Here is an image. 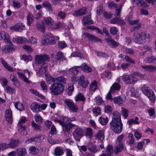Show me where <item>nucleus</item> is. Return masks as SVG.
I'll return each instance as SVG.
<instances>
[{"instance_id":"46","label":"nucleus","mask_w":156,"mask_h":156,"mask_svg":"<svg viewBox=\"0 0 156 156\" xmlns=\"http://www.w3.org/2000/svg\"><path fill=\"white\" fill-rule=\"evenodd\" d=\"M42 5L43 7L47 8L49 11H51L52 10V8L49 2L45 1L42 3Z\"/></svg>"},{"instance_id":"20","label":"nucleus","mask_w":156,"mask_h":156,"mask_svg":"<svg viewBox=\"0 0 156 156\" xmlns=\"http://www.w3.org/2000/svg\"><path fill=\"white\" fill-rule=\"evenodd\" d=\"M1 39L4 40L5 42H9V37L8 34L4 31H1L0 32V39Z\"/></svg>"},{"instance_id":"24","label":"nucleus","mask_w":156,"mask_h":156,"mask_svg":"<svg viewBox=\"0 0 156 156\" xmlns=\"http://www.w3.org/2000/svg\"><path fill=\"white\" fill-rule=\"evenodd\" d=\"M146 95L152 102H154L155 97L154 94L152 90H150Z\"/></svg>"},{"instance_id":"40","label":"nucleus","mask_w":156,"mask_h":156,"mask_svg":"<svg viewBox=\"0 0 156 156\" xmlns=\"http://www.w3.org/2000/svg\"><path fill=\"white\" fill-rule=\"evenodd\" d=\"M15 107L18 110L22 111L24 110V107L23 104L20 102H18L15 104Z\"/></svg>"},{"instance_id":"35","label":"nucleus","mask_w":156,"mask_h":156,"mask_svg":"<svg viewBox=\"0 0 156 156\" xmlns=\"http://www.w3.org/2000/svg\"><path fill=\"white\" fill-rule=\"evenodd\" d=\"M63 151L59 147H56L55 150V154L56 156H60L63 153Z\"/></svg>"},{"instance_id":"36","label":"nucleus","mask_w":156,"mask_h":156,"mask_svg":"<svg viewBox=\"0 0 156 156\" xmlns=\"http://www.w3.org/2000/svg\"><path fill=\"white\" fill-rule=\"evenodd\" d=\"M29 151L31 154H35L38 153L39 152V150L34 146H32L29 148Z\"/></svg>"},{"instance_id":"12","label":"nucleus","mask_w":156,"mask_h":156,"mask_svg":"<svg viewBox=\"0 0 156 156\" xmlns=\"http://www.w3.org/2000/svg\"><path fill=\"white\" fill-rule=\"evenodd\" d=\"M91 17V15L90 14H88L87 16L84 17L82 20L83 24L87 25L93 24V21L90 19Z\"/></svg>"},{"instance_id":"33","label":"nucleus","mask_w":156,"mask_h":156,"mask_svg":"<svg viewBox=\"0 0 156 156\" xmlns=\"http://www.w3.org/2000/svg\"><path fill=\"white\" fill-rule=\"evenodd\" d=\"M80 69H81V66H75L70 69L69 72L70 73L76 74Z\"/></svg>"},{"instance_id":"1","label":"nucleus","mask_w":156,"mask_h":156,"mask_svg":"<svg viewBox=\"0 0 156 156\" xmlns=\"http://www.w3.org/2000/svg\"><path fill=\"white\" fill-rule=\"evenodd\" d=\"M53 83L49 87L51 93L54 95L61 94L64 90V86L60 83L66 84V79L64 77L61 76L54 78L50 76L49 78Z\"/></svg>"},{"instance_id":"43","label":"nucleus","mask_w":156,"mask_h":156,"mask_svg":"<svg viewBox=\"0 0 156 156\" xmlns=\"http://www.w3.org/2000/svg\"><path fill=\"white\" fill-rule=\"evenodd\" d=\"M75 98V100L77 101H84L85 100V98L84 96L81 94H78L76 96Z\"/></svg>"},{"instance_id":"56","label":"nucleus","mask_w":156,"mask_h":156,"mask_svg":"<svg viewBox=\"0 0 156 156\" xmlns=\"http://www.w3.org/2000/svg\"><path fill=\"white\" fill-rule=\"evenodd\" d=\"M74 89V87L73 85L70 84L69 85L67 89V93L69 95H70L72 93Z\"/></svg>"},{"instance_id":"2","label":"nucleus","mask_w":156,"mask_h":156,"mask_svg":"<svg viewBox=\"0 0 156 156\" xmlns=\"http://www.w3.org/2000/svg\"><path fill=\"white\" fill-rule=\"evenodd\" d=\"M148 38L149 35L145 32H136L133 34V39L134 42L138 44H143L145 42V38Z\"/></svg>"},{"instance_id":"58","label":"nucleus","mask_w":156,"mask_h":156,"mask_svg":"<svg viewBox=\"0 0 156 156\" xmlns=\"http://www.w3.org/2000/svg\"><path fill=\"white\" fill-rule=\"evenodd\" d=\"M5 49H8V51H11L15 50L16 48V46L14 45H11L8 46H6L5 47Z\"/></svg>"},{"instance_id":"50","label":"nucleus","mask_w":156,"mask_h":156,"mask_svg":"<svg viewBox=\"0 0 156 156\" xmlns=\"http://www.w3.org/2000/svg\"><path fill=\"white\" fill-rule=\"evenodd\" d=\"M107 118L105 119L102 117L99 118L98 119L99 122L102 125H105L106 124L107 122Z\"/></svg>"},{"instance_id":"14","label":"nucleus","mask_w":156,"mask_h":156,"mask_svg":"<svg viewBox=\"0 0 156 156\" xmlns=\"http://www.w3.org/2000/svg\"><path fill=\"white\" fill-rule=\"evenodd\" d=\"M5 118L6 120L8 122L11 123L12 122V112L10 109H8L5 111Z\"/></svg>"},{"instance_id":"41","label":"nucleus","mask_w":156,"mask_h":156,"mask_svg":"<svg viewBox=\"0 0 156 156\" xmlns=\"http://www.w3.org/2000/svg\"><path fill=\"white\" fill-rule=\"evenodd\" d=\"M121 108L122 109L121 111V114L125 118H126L128 116L129 111L123 107H122Z\"/></svg>"},{"instance_id":"7","label":"nucleus","mask_w":156,"mask_h":156,"mask_svg":"<svg viewBox=\"0 0 156 156\" xmlns=\"http://www.w3.org/2000/svg\"><path fill=\"white\" fill-rule=\"evenodd\" d=\"M121 88L120 85L118 83L115 82L111 87L110 90L108 93V99L112 100L113 98L111 94L114 93L115 90H118Z\"/></svg>"},{"instance_id":"64","label":"nucleus","mask_w":156,"mask_h":156,"mask_svg":"<svg viewBox=\"0 0 156 156\" xmlns=\"http://www.w3.org/2000/svg\"><path fill=\"white\" fill-rule=\"evenodd\" d=\"M143 48L146 50L145 52L146 53L147 51L151 52L152 51L151 47L147 45H145L143 46Z\"/></svg>"},{"instance_id":"63","label":"nucleus","mask_w":156,"mask_h":156,"mask_svg":"<svg viewBox=\"0 0 156 156\" xmlns=\"http://www.w3.org/2000/svg\"><path fill=\"white\" fill-rule=\"evenodd\" d=\"M56 130L55 127L53 125H52L51 126L50 133L52 136L53 134H56Z\"/></svg>"},{"instance_id":"29","label":"nucleus","mask_w":156,"mask_h":156,"mask_svg":"<svg viewBox=\"0 0 156 156\" xmlns=\"http://www.w3.org/2000/svg\"><path fill=\"white\" fill-rule=\"evenodd\" d=\"M36 27L37 30L42 33H44L45 30L44 24L43 23L42 24L37 23L36 25Z\"/></svg>"},{"instance_id":"62","label":"nucleus","mask_w":156,"mask_h":156,"mask_svg":"<svg viewBox=\"0 0 156 156\" xmlns=\"http://www.w3.org/2000/svg\"><path fill=\"white\" fill-rule=\"evenodd\" d=\"M8 145L5 143L0 144V151L8 148Z\"/></svg>"},{"instance_id":"60","label":"nucleus","mask_w":156,"mask_h":156,"mask_svg":"<svg viewBox=\"0 0 156 156\" xmlns=\"http://www.w3.org/2000/svg\"><path fill=\"white\" fill-rule=\"evenodd\" d=\"M88 80H86L84 81V82H79V83L80 85L83 87H86L88 85Z\"/></svg>"},{"instance_id":"23","label":"nucleus","mask_w":156,"mask_h":156,"mask_svg":"<svg viewBox=\"0 0 156 156\" xmlns=\"http://www.w3.org/2000/svg\"><path fill=\"white\" fill-rule=\"evenodd\" d=\"M31 109L35 112H37L40 111L39 109V105L37 102L32 103L30 106Z\"/></svg>"},{"instance_id":"3","label":"nucleus","mask_w":156,"mask_h":156,"mask_svg":"<svg viewBox=\"0 0 156 156\" xmlns=\"http://www.w3.org/2000/svg\"><path fill=\"white\" fill-rule=\"evenodd\" d=\"M111 121L110 126L112 129L115 133H120L122 129V122Z\"/></svg>"},{"instance_id":"10","label":"nucleus","mask_w":156,"mask_h":156,"mask_svg":"<svg viewBox=\"0 0 156 156\" xmlns=\"http://www.w3.org/2000/svg\"><path fill=\"white\" fill-rule=\"evenodd\" d=\"M83 37H84L85 38H88V39L91 41H94L98 42L101 41V40L98 38L95 37L93 35L87 33H84L83 34Z\"/></svg>"},{"instance_id":"55","label":"nucleus","mask_w":156,"mask_h":156,"mask_svg":"<svg viewBox=\"0 0 156 156\" xmlns=\"http://www.w3.org/2000/svg\"><path fill=\"white\" fill-rule=\"evenodd\" d=\"M6 90L7 92L10 94H12L15 90V89L9 86L6 87Z\"/></svg>"},{"instance_id":"57","label":"nucleus","mask_w":156,"mask_h":156,"mask_svg":"<svg viewBox=\"0 0 156 156\" xmlns=\"http://www.w3.org/2000/svg\"><path fill=\"white\" fill-rule=\"evenodd\" d=\"M23 48L28 53H30L33 51V49L31 47L27 45H25Z\"/></svg>"},{"instance_id":"4","label":"nucleus","mask_w":156,"mask_h":156,"mask_svg":"<svg viewBox=\"0 0 156 156\" xmlns=\"http://www.w3.org/2000/svg\"><path fill=\"white\" fill-rule=\"evenodd\" d=\"M26 121V120L25 117L24 116H22L19 120L18 124V130L20 133V134L22 135L25 136L27 134V133L26 130V126L22 125V124L24 123Z\"/></svg>"},{"instance_id":"54","label":"nucleus","mask_w":156,"mask_h":156,"mask_svg":"<svg viewBox=\"0 0 156 156\" xmlns=\"http://www.w3.org/2000/svg\"><path fill=\"white\" fill-rule=\"evenodd\" d=\"M66 14L65 12L62 11H60L57 14V16L62 19H63L66 17Z\"/></svg>"},{"instance_id":"31","label":"nucleus","mask_w":156,"mask_h":156,"mask_svg":"<svg viewBox=\"0 0 156 156\" xmlns=\"http://www.w3.org/2000/svg\"><path fill=\"white\" fill-rule=\"evenodd\" d=\"M115 103L119 105H122L124 102V101L120 96H117L113 99Z\"/></svg>"},{"instance_id":"22","label":"nucleus","mask_w":156,"mask_h":156,"mask_svg":"<svg viewBox=\"0 0 156 156\" xmlns=\"http://www.w3.org/2000/svg\"><path fill=\"white\" fill-rule=\"evenodd\" d=\"M146 71L152 72L156 70V67L152 65H144L141 66Z\"/></svg>"},{"instance_id":"51","label":"nucleus","mask_w":156,"mask_h":156,"mask_svg":"<svg viewBox=\"0 0 156 156\" xmlns=\"http://www.w3.org/2000/svg\"><path fill=\"white\" fill-rule=\"evenodd\" d=\"M88 150L91 152L96 153L97 151H99V149L96 146H93L88 148Z\"/></svg>"},{"instance_id":"17","label":"nucleus","mask_w":156,"mask_h":156,"mask_svg":"<svg viewBox=\"0 0 156 156\" xmlns=\"http://www.w3.org/2000/svg\"><path fill=\"white\" fill-rule=\"evenodd\" d=\"M124 149L123 145L122 142H120L117 144L115 148L114 153L117 154L121 151Z\"/></svg>"},{"instance_id":"39","label":"nucleus","mask_w":156,"mask_h":156,"mask_svg":"<svg viewBox=\"0 0 156 156\" xmlns=\"http://www.w3.org/2000/svg\"><path fill=\"white\" fill-rule=\"evenodd\" d=\"M138 119V117H136L135 119H132L127 121V123L129 124V125H131L133 124H139V122L137 121Z\"/></svg>"},{"instance_id":"42","label":"nucleus","mask_w":156,"mask_h":156,"mask_svg":"<svg viewBox=\"0 0 156 156\" xmlns=\"http://www.w3.org/2000/svg\"><path fill=\"white\" fill-rule=\"evenodd\" d=\"M134 138L132 134H129L128 136V144L130 146L132 145L134 142Z\"/></svg>"},{"instance_id":"45","label":"nucleus","mask_w":156,"mask_h":156,"mask_svg":"<svg viewBox=\"0 0 156 156\" xmlns=\"http://www.w3.org/2000/svg\"><path fill=\"white\" fill-rule=\"evenodd\" d=\"M93 112L95 116L101 114V109L99 107H96L93 110Z\"/></svg>"},{"instance_id":"32","label":"nucleus","mask_w":156,"mask_h":156,"mask_svg":"<svg viewBox=\"0 0 156 156\" xmlns=\"http://www.w3.org/2000/svg\"><path fill=\"white\" fill-rule=\"evenodd\" d=\"M16 151L18 156H24L26 154V149L23 148L17 149Z\"/></svg>"},{"instance_id":"6","label":"nucleus","mask_w":156,"mask_h":156,"mask_svg":"<svg viewBox=\"0 0 156 156\" xmlns=\"http://www.w3.org/2000/svg\"><path fill=\"white\" fill-rule=\"evenodd\" d=\"M73 134L75 140L79 141L80 138L83 135V129L81 128L76 127L73 132Z\"/></svg>"},{"instance_id":"16","label":"nucleus","mask_w":156,"mask_h":156,"mask_svg":"<svg viewBox=\"0 0 156 156\" xmlns=\"http://www.w3.org/2000/svg\"><path fill=\"white\" fill-rule=\"evenodd\" d=\"M113 119L112 121L117 122L118 121L120 122H122L121 119V115L118 112H114L113 113Z\"/></svg>"},{"instance_id":"8","label":"nucleus","mask_w":156,"mask_h":156,"mask_svg":"<svg viewBox=\"0 0 156 156\" xmlns=\"http://www.w3.org/2000/svg\"><path fill=\"white\" fill-rule=\"evenodd\" d=\"M64 103L71 110L74 112H77L78 107L70 99L65 100Z\"/></svg>"},{"instance_id":"53","label":"nucleus","mask_w":156,"mask_h":156,"mask_svg":"<svg viewBox=\"0 0 156 156\" xmlns=\"http://www.w3.org/2000/svg\"><path fill=\"white\" fill-rule=\"evenodd\" d=\"M87 28L91 30H97L99 33L100 34H102L101 30H100L98 27H96L94 26H90L87 27Z\"/></svg>"},{"instance_id":"28","label":"nucleus","mask_w":156,"mask_h":156,"mask_svg":"<svg viewBox=\"0 0 156 156\" xmlns=\"http://www.w3.org/2000/svg\"><path fill=\"white\" fill-rule=\"evenodd\" d=\"M81 66V69L83 70L85 72L87 73L91 72L92 69L91 68L87 66L85 63H83Z\"/></svg>"},{"instance_id":"15","label":"nucleus","mask_w":156,"mask_h":156,"mask_svg":"<svg viewBox=\"0 0 156 156\" xmlns=\"http://www.w3.org/2000/svg\"><path fill=\"white\" fill-rule=\"evenodd\" d=\"M86 12V8L83 7L78 10L74 11L73 13V15L76 16H80L84 14Z\"/></svg>"},{"instance_id":"49","label":"nucleus","mask_w":156,"mask_h":156,"mask_svg":"<svg viewBox=\"0 0 156 156\" xmlns=\"http://www.w3.org/2000/svg\"><path fill=\"white\" fill-rule=\"evenodd\" d=\"M34 119L37 122L40 124L42 122L43 119L39 114H36L34 116Z\"/></svg>"},{"instance_id":"52","label":"nucleus","mask_w":156,"mask_h":156,"mask_svg":"<svg viewBox=\"0 0 156 156\" xmlns=\"http://www.w3.org/2000/svg\"><path fill=\"white\" fill-rule=\"evenodd\" d=\"M113 149L112 147L110 145L108 146V156H112L113 153Z\"/></svg>"},{"instance_id":"48","label":"nucleus","mask_w":156,"mask_h":156,"mask_svg":"<svg viewBox=\"0 0 156 156\" xmlns=\"http://www.w3.org/2000/svg\"><path fill=\"white\" fill-rule=\"evenodd\" d=\"M85 135L88 138H91L93 135L92 129L89 128H87L86 129Z\"/></svg>"},{"instance_id":"38","label":"nucleus","mask_w":156,"mask_h":156,"mask_svg":"<svg viewBox=\"0 0 156 156\" xmlns=\"http://www.w3.org/2000/svg\"><path fill=\"white\" fill-rule=\"evenodd\" d=\"M17 74L19 75V77L25 82L27 83H29L30 81L28 80V78L24 75L23 73H20L19 72H17Z\"/></svg>"},{"instance_id":"11","label":"nucleus","mask_w":156,"mask_h":156,"mask_svg":"<svg viewBox=\"0 0 156 156\" xmlns=\"http://www.w3.org/2000/svg\"><path fill=\"white\" fill-rule=\"evenodd\" d=\"M134 79L133 76L126 75L124 77V80L126 83L128 84H134L136 82V80H135Z\"/></svg>"},{"instance_id":"13","label":"nucleus","mask_w":156,"mask_h":156,"mask_svg":"<svg viewBox=\"0 0 156 156\" xmlns=\"http://www.w3.org/2000/svg\"><path fill=\"white\" fill-rule=\"evenodd\" d=\"M63 131L65 132H69L73 127H77V126L74 124L69 122L67 123L64 124L62 125Z\"/></svg>"},{"instance_id":"61","label":"nucleus","mask_w":156,"mask_h":156,"mask_svg":"<svg viewBox=\"0 0 156 156\" xmlns=\"http://www.w3.org/2000/svg\"><path fill=\"white\" fill-rule=\"evenodd\" d=\"M118 31V29L115 27H111L110 30V32L111 34L115 35L116 34Z\"/></svg>"},{"instance_id":"18","label":"nucleus","mask_w":156,"mask_h":156,"mask_svg":"<svg viewBox=\"0 0 156 156\" xmlns=\"http://www.w3.org/2000/svg\"><path fill=\"white\" fill-rule=\"evenodd\" d=\"M13 41L17 44H24L27 43V39L24 37H19L16 38H14Z\"/></svg>"},{"instance_id":"21","label":"nucleus","mask_w":156,"mask_h":156,"mask_svg":"<svg viewBox=\"0 0 156 156\" xmlns=\"http://www.w3.org/2000/svg\"><path fill=\"white\" fill-rule=\"evenodd\" d=\"M11 28L12 30L15 31H19L23 30L24 28V26L22 23H20L16 24Z\"/></svg>"},{"instance_id":"19","label":"nucleus","mask_w":156,"mask_h":156,"mask_svg":"<svg viewBox=\"0 0 156 156\" xmlns=\"http://www.w3.org/2000/svg\"><path fill=\"white\" fill-rule=\"evenodd\" d=\"M108 43L109 45L112 48H115L118 46L119 44L115 41L112 38L109 37H108Z\"/></svg>"},{"instance_id":"59","label":"nucleus","mask_w":156,"mask_h":156,"mask_svg":"<svg viewBox=\"0 0 156 156\" xmlns=\"http://www.w3.org/2000/svg\"><path fill=\"white\" fill-rule=\"evenodd\" d=\"M31 126L35 130L38 131L40 129V126L36 124L34 122L32 121L31 123Z\"/></svg>"},{"instance_id":"26","label":"nucleus","mask_w":156,"mask_h":156,"mask_svg":"<svg viewBox=\"0 0 156 156\" xmlns=\"http://www.w3.org/2000/svg\"><path fill=\"white\" fill-rule=\"evenodd\" d=\"M0 59L2 64L6 69L11 72H12L14 71L13 69L9 66L7 63L2 58H0Z\"/></svg>"},{"instance_id":"9","label":"nucleus","mask_w":156,"mask_h":156,"mask_svg":"<svg viewBox=\"0 0 156 156\" xmlns=\"http://www.w3.org/2000/svg\"><path fill=\"white\" fill-rule=\"evenodd\" d=\"M55 64L58 65L60 64V62L66 60V58L63 56V53L61 51L58 52L56 55Z\"/></svg>"},{"instance_id":"37","label":"nucleus","mask_w":156,"mask_h":156,"mask_svg":"<svg viewBox=\"0 0 156 156\" xmlns=\"http://www.w3.org/2000/svg\"><path fill=\"white\" fill-rule=\"evenodd\" d=\"M12 3L13 7L15 9H18L20 8L21 4L20 2L16 0H13Z\"/></svg>"},{"instance_id":"47","label":"nucleus","mask_w":156,"mask_h":156,"mask_svg":"<svg viewBox=\"0 0 156 156\" xmlns=\"http://www.w3.org/2000/svg\"><path fill=\"white\" fill-rule=\"evenodd\" d=\"M52 35L50 33H47L45 34V38L44 39L45 43L47 44L48 43L49 40H50L51 37H52Z\"/></svg>"},{"instance_id":"44","label":"nucleus","mask_w":156,"mask_h":156,"mask_svg":"<svg viewBox=\"0 0 156 156\" xmlns=\"http://www.w3.org/2000/svg\"><path fill=\"white\" fill-rule=\"evenodd\" d=\"M97 82L96 81H94L91 84L90 87V90L91 91L94 92L97 88Z\"/></svg>"},{"instance_id":"25","label":"nucleus","mask_w":156,"mask_h":156,"mask_svg":"<svg viewBox=\"0 0 156 156\" xmlns=\"http://www.w3.org/2000/svg\"><path fill=\"white\" fill-rule=\"evenodd\" d=\"M19 144V141L16 140H11L9 144H6L8 145V148L10 147V148H14L17 146Z\"/></svg>"},{"instance_id":"27","label":"nucleus","mask_w":156,"mask_h":156,"mask_svg":"<svg viewBox=\"0 0 156 156\" xmlns=\"http://www.w3.org/2000/svg\"><path fill=\"white\" fill-rule=\"evenodd\" d=\"M54 20L50 17L45 18L44 20L43 23L48 25H50V27L54 23Z\"/></svg>"},{"instance_id":"5","label":"nucleus","mask_w":156,"mask_h":156,"mask_svg":"<svg viewBox=\"0 0 156 156\" xmlns=\"http://www.w3.org/2000/svg\"><path fill=\"white\" fill-rule=\"evenodd\" d=\"M49 57L47 55H36L35 57V62L38 64H41L44 65L46 62L49 61Z\"/></svg>"},{"instance_id":"34","label":"nucleus","mask_w":156,"mask_h":156,"mask_svg":"<svg viewBox=\"0 0 156 156\" xmlns=\"http://www.w3.org/2000/svg\"><path fill=\"white\" fill-rule=\"evenodd\" d=\"M27 24L29 26H30L32 23L33 22L34 20L33 16L29 13L27 16Z\"/></svg>"},{"instance_id":"30","label":"nucleus","mask_w":156,"mask_h":156,"mask_svg":"<svg viewBox=\"0 0 156 156\" xmlns=\"http://www.w3.org/2000/svg\"><path fill=\"white\" fill-rule=\"evenodd\" d=\"M95 136L98 140H102L104 138V131L102 130L99 131Z\"/></svg>"}]
</instances>
